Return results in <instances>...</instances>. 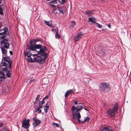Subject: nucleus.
<instances>
[{"label": "nucleus", "instance_id": "3", "mask_svg": "<svg viewBox=\"0 0 131 131\" xmlns=\"http://www.w3.org/2000/svg\"><path fill=\"white\" fill-rule=\"evenodd\" d=\"M3 40L0 41L1 45L0 47L3 55V56L6 55L7 51L5 48L8 49L9 48V44L7 43V39H3Z\"/></svg>", "mask_w": 131, "mask_h": 131}, {"label": "nucleus", "instance_id": "10", "mask_svg": "<svg viewBox=\"0 0 131 131\" xmlns=\"http://www.w3.org/2000/svg\"><path fill=\"white\" fill-rule=\"evenodd\" d=\"M33 120L34 121L32 123V125L34 127H36L40 123V121L36 118V117L33 118Z\"/></svg>", "mask_w": 131, "mask_h": 131}, {"label": "nucleus", "instance_id": "39", "mask_svg": "<svg viewBox=\"0 0 131 131\" xmlns=\"http://www.w3.org/2000/svg\"><path fill=\"white\" fill-rule=\"evenodd\" d=\"M107 26L109 28H111V26L110 24H109L107 25Z\"/></svg>", "mask_w": 131, "mask_h": 131}, {"label": "nucleus", "instance_id": "24", "mask_svg": "<svg viewBox=\"0 0 131 131\" xmlns=\"http://www.w3.org/2000/svg\"><path fill=\"white\" fill-rule=\"evenodd\" d=\"M50 93H49L47 96H45V97L43 98V100H44L46 99H48L50 97Z\"/></svg>", "mask_w": 131, "mask_h": 131}, {"label": "nucleus", "instance_id": "45", "mask_svg": "<svg viewBox=\"0 0 131 131\" xmlns=\"http://www.w3.org/2000/svg\"><path fill=\"white\" fill-rule=\"evenodd\" d=\"M9 53H10V54L11 55H12V51H9Z\"/></svg>", "mask_w": 131, "mask_h": 131}, {"label": "nucleus", "instance_id": "32", "mask_svg": "<svg viewBox=\"0 0 131 131\" xmlns=\"http://www.w3.org/2000/svg\"><path fill=\"white\" fill-rule=\"evenodd\" d=\"M43 100L40 102L39 103V104L40 105H42L43 104V103H45V102Z\"/></svg>", "mask_w": 131, "mask_h": 131}, {"label": "nucleus", "instance_id": "19", "mask_svg": "<svg viewBox=\"0 0 131 131\" xmlns=\"http://www.w3.org/2000/svg\"><path fill=\"white\" fill-rule=\"evenodd\" d=\"M49 106H47V105L44 107V111L46 113H47L48 112V110L49 109Z\"/></svg>", "mask_w": 131, "mask_h": 131}, {"label": "nucleus", "instance_id": "7", "mask_svg": "<svg viewBox=\"0 0 131 131\" xmlns=\"http://www.w3.org/2000/svg\"><path fill=\"white\" fill-rule=\"evenodd\" d=\"M1 33H0V39H4L5 37V36L7 35V32L8 31L7 28L5 27L3 29L1 30Z\"/></svg>", "mask_w": 131, "mask_h": 131}, {"label": "nucleus", "instance_id": "47", "mask_svg": "<svg viewBox=\"0 0 131 131\" xmlns=\"http://www.w3.org/2000/svg\"><path fill=\"white\" fill-rule=\"evenodd\" d=\"M2 2V0H0V4L1 3V2Z\"/></svg>", "mask_w": 131, "mask_h": 131}, {"label": "nucleus", "instance_id": "54", "mask_svg": "<svg viewBox=\"0 0 131 131\" xmlns=\"http://www.w3.org/2000/svg\"><path fill=\"white\" fill-rule=\"evenodd\" d=\"M56 28L57 29V27H56Z\"/></svg>", "mask_w": 131, "mask_h": 131}, {"label": "nucleus", "instance_id": "55", "mask_svg": "<svg viewBox=\"0 0 131 131\" xmlns=\"http://www.w3.org/2000/svg\"><path fill=\"white\" fill-rule=\"evenodd\" d=\"M52 31H53V29L52 30Z\"/></svg>", "mask_w": 131, "mask_h": 131}, {"label": "nucleus", "instance_id": "31", "mask_svg": "<svg viewBox=\"0 0 131 131\" xmlns=\"http://www.w3.org/2000/svg\"><path fill=\"white\" fill-rule=\"evenodd\" d=\"M71 26H72V27H73V26L75 25V22L74 21H72L71 22Z\"/></svg>", "mask_w": 131, "mask_h": 131}, {"label": "nucleus", "instance_id": "48", "mask_svg": "<svg viewBox=\"0 0 131 131\" xmlns=\"http://www.w3.org/2000/svg\"><path fill=\"white\" fill-rule=\"evenodd\" d=\"M2 80H0V83H1L2 82Z\"/></svg>", "mask_w": 131, "mask_h": 131}, {"label": "nucleus", "instance_id": "22", "mask_svg": "<svg viewBox=\"0 0 131 131\" xmlns=\"http://www.w3.org/2000/svg\"><path fill=\"white\" fill-rule=\"evenodd\" d=\"M95 26H96V27H98L99 28H101L102 26L98 23H95Z\"/></svg>", "mask_w": 131, "mask_h": 131}, {"label": "nucleus", "instance_id": "44", "mask_svg": "<svg viewBox=\"0 0 131 131\" xmlns=\"http://www.w3.org/2000/svg\"><path fill=\"white\" fill-rule=\"evenodd\" d=\"M77 103H78L77 101H75V103H74V104L75 105V104H77Z\"/></svg>", "mask_w": 131, "mask_h": 131}, {"label": "nucleus", "instance_id": "46", "mask_svg": "<svg viewBox=\"0 0 131 131\" xmlns=\"http://www.w3.org/2000/svg\"><path fill=\"white\" fill-rule=\"evenodd\" d=\"M105 128H107L108 129L110 130V131H111V130L110 129H109L108 127H105Z\"/></svg>", "mask_w": 131, "mask_h": 131}, {"label": "nucleus", "instance_id": "8", "mask_svg": "<svg viewBox=\"0 0 131 131\" xmlns=\"http://www.w3.org/2000/svg\"><path fill=\"white\" fill-rule=\"evenodd\" d=\"M30 119H24L22 121V127L24 128L27 129L30 126Z\"/></svg>", "mask_w": 131, "mask_h": 131}, {"label": "nucleus", "instance_id": "29", "mask_svg": "<svg viewBox=\"0 0 131 131\" xmlns=\"http://www.w3.org/2000/svg\"><path fill=\"white\" fill-rule=\"evenodd\" d=\"M60 36L57 33V31L55 37L57 38H60Z\"/></svg>", "mask_w": 131, "mask_h": 131}, {"label": "nucleus", "instance_id": "4", "mask_svg": "<svg viewBox=\"0 0 131 131\" xmlns=\"http://www.w3.org/2000/svg\"><path fill=\"white\" fill-rule=\"evenodd\" d=\"M101 90L104 92H106L110 90L109 84L106 83H101L100 85Z\"/></svg>", "mask_w": 131, "mask_h": 131}, {"label": "nucleus", "instance_id": "33", "mask_svg": "<svg viewBox=\"0 0 131 131\" xmlns=\"http://www.w3.org/2000/svg\"><path fill=\"white\" fill-rule=\"evenodd\" d=\"M85 13L86 14L88 15V16L90 15V13L89 11H86L85 12Z\"/></svg>", "mask_w": 131, "mask_h": 131}, {"label": "nucleus", "instance_id": "15", "mask_svg": "<svg viewBox=\"0 0 131 131\" xmlns=\"http://www.w3.org/2000/svg\"><path fill=\"white\" fill-rule=\"evenodd\" d=\"M88 19L89 21L91 22L94 23L95 22L96 20L95 18L93 17H89Z\"/></svg>", "mask_w": 131, "mask_h": 131}, {"label": "nucleus", "instance_id": "17", "mask_svg": "<svg viewBox=\"0 0 131 131\" xmlns=\"http://www.w3.org/2000/svg\"><path fill=\"white\" fill-rule=\"evenodd\" d=\"M57 1L61 4H63L66 2L67 0H59Z\"/></svg>", "mask_w": 131, "mask_h": 131}, {"label": "nucleus", "instance_id": "13", "mask_svg": "<svg viewBox=\"0 0 131 131\" xmlns=\"http://www.w3.org/2000/svg\"><path fill=\"white\" fill-rule=\"evenodd\" d=\"M24 54L25 56H27V57H30L32 54V53L30 51H27L25 52Z\"/></svg>", "mask_w": 131, "mask_h": 131}, {"label": "nucleus", "instance_id": "36", "mask_svg": "<svg viewBox=\"0 0 131 131\" xmlns=\"http://www.w3.org/2000/svg\"><path fill=\"white\" fill-rule=\"evenodd\" d=\"M3 63V65H2V66H6L8 65V63H6L5 62H3L2 63Z\"/></svg>", "mask_w": 131, "mask_h": 131}, {"label": "nucleus", "instance_id": "49", "mask_svg": "<svg viewBox=\"0 0 131 131\" xmlns=\"http://www.w3.org/2000/svg\"><path fill=\"white\" fill-rule=\"evenodd\" d=\"M101 1H102V2H103V1H104V0H101Z\"/></svg>", "mask_w": 131, "mask_h": 131}, {"label": "nucleus", "instance_id": "40", "mask_svg": "<svg viewBox=\"0 0 131 131\" xmlns=\"http://www.w3.org/2000/svg\"><path fill=\"white\" fill-rule=\"evenodd\" d=\"M35 81V79H31L29 81V82L30 83L31 82L33 81Z\"/></svg>", "mask_w": 131, "mask_h": 131}, {"label": "nucleus", "instance_id": "21", "mask_svg": "<svg viewBox=\"0 0 131 131\" xmlns=\"http://www.w3.org/2000/svg\"><path fill=\"white\" fill-rule=\"evenodd\" d=\"M4 77V74L1 72H0V78L2 79Z\"/></svg>", "mask_w": 131, "mask_h": 131}, {"label": "nucleus", "instance_id": "14", "mask_svg": "<svg viewBox=\"0 0 131 131\" xmlns=\"http://www.w3.org/2000/svg\"><path fill=\"white\" fill-rule=\"evenodd\" d=\"M58 10L59 12V13H62V14H63L64 12H63L64 8L63 7H58Z\"/></svg>", "mask_w": 131, "mask_h": 131}, {"label": "nucleus", "instance_id": "41", "mask_svg": "<svg viewBox=\"0 0 131 131\" xmlns=\"http://www.w3.org/2000/svg\"><path fill=\"white\" fill-rule=\"evenodd\" d=\"M39 41V40L37 39H35L34 40V42H37V41Z\"/></svg>", "mask_w": 131, "mask_h": 131}, {"label": "nucleus", "instance_id": "1", "mask_svg": "<svg viewBox=\"0 0 131 131\" xmlns=\"http://www.w3.org/2000/svg\"><path fill=\"white\" fill-rule=\"evenodd\" d=\"M29 49L30 51L35 52V54L32 55L34 57L39 54L45 57L47 55L46 51H47V48L45 47H42L39 44H31L29 47Z\"/></svg>", "mask_w": 131, "mask_h": 131}, {"label": "nucleus", "instance_id": "20", "mask_svg": "<svg viewBox=\"0 0 131 131\" xmlns=\"http://www.w3.org/2000/svg\"><path fill=\"white\" fill-rule=\"evenodd\" d=\"M53 124L54 127H59V125L58 123H53Z\"/></svg>", "mask_w": 131, "mask_h": 131}, {"label": "nucleus", "instance_id": "6", "mask_svg": "<svg viewBox=\"0 0 131 131\" xmlns=\"http://www.w3.org/2000/svg\"><path fill=\"white\" fill-rule=\"evenodd\" d=\"M36 56V57L34 58L33 60L34 61L41 64H43L44 63L45 59L47 57V55L45 57H44L43 58H42L38 56Z\"/></svg>", "mask_w": 131, "mask_h": 131}, {"label": "nucleus", "instance_id": "23", "mask_svg": "<svg viewBox=\"0 0 131 131\" xmlns=\"http://www.w3.org/2000/svg\"><path fill=\"white\" fill-rule=\"evenodd\" d=\"M36 112H37V113H39L41 112V110L40 109L37 108L36 109Z\"/></svg>", "mask_w": 131, "mask_h": 131}, {"label": "nucleus", "instance_id": "34", "mask_svg": "<svg viewBox=\"0 0 131 131\" xmlns=\"http://www.w3.org/2000/svg\"><path fill=\"white\" fill-rule=\"evenodd\" d=\"M2 27V23L1 22H0V33L1 32V30L2 29H1Z\"/></svg>", "mask_w": 131, "mask_h": 131}, {"label": "nucleus", "instance_id": "50", "mask_svg": "<svg viewBox=\"0 0 131 131\" xmlns=\"http://www.w3.org/2000/svg\"><path fill=\"white\" fill-rule=\"evenodd\" d=\"M32 42H32V41H31V43H31H31H32Z\"/></svg>", "mask_w": 131, "mask_h": 131}, {"label": "nucleus", "instance_id": "38", "mask_svg": "<svg viewBox=\"0 0 131 131\" xmlns=\"http://www.w3.org/2000/svg\"><path fill=\"white\" fill-rule=\"evenodd\" d=\"M41 105H40L39 104V106L38 108L40 109L42 108V106Z\"/></svg>", "mask_w": 131, "mask_h": 131}, {"label": "nucleus", "instance_id": "11", "mask_svg": "<svg viewBox=\"0 0 131 131\" xmlns=\"http://www.w3.org/2000/svg\"><path fill=\"white\" fill-rule=\"evenodd\" d=\"M73 90H70L67 91L65 94V98H66L70 94L73 93Z\"/></svg>", "mask_w": 131, "mask_h": 131}, {"label": "nucleus", "instance_id": "5", "mask_svg": "<svg viewBox=\"0 0 131 131\" xmlns=\"http://www.w3.org/2000/svg\"><path fill=\"white\" fill-rule=\"evenodd\" d=\"M118 105L117 103H116L113 109H110L108 111V114L111 116H114L115 114L117 113L118 110Z\"/></svg>", "mask_w": 131, "mask_h": 131}, {"label": "nucleus", "instance_id": "27", "mask_svg": "<svg viewBox=\"0 0 131 131\" xmlns=\"http://www.w3.org/2000/svg\"><path fill=\"white\" fill-rule=\"evenodd\" d=\"M101 131H110L107 128H104Z\"/></svg>", "mask_w": 131, "mask_h": 131}, {"label": "nucleus", "instance_id": "12", "mask_svg": "<svg viewBox=\"0 0 131 131\" xmlns=\"http://www.w3.org/2000/svg\"><path fill=\"white\" fill-rule=\"evenodd\" d=\"M44 22L46 25H47L51 27H52V23H50L49 22L44 20Z\"/></svg>", "mask_w": 131, "mask_h": 131}, {"label": "nucleus", "instance_id": "16", "mask_svg": "<svg viewBox=\"0 0 131 131\" xmlns=\"http://www.w3.org/2000/svg\"><path fill=\"white\" fill-rule=\"evenodd\" d=\"M3 60L8 62V63H9V62L10 61H12L11 60H10L9 59V58L7 57H3Z\"/></svg>", "mask_w": 131, "mask_h": 131}, {"label": "nucleus", "instance_id": "9", "mask_svg": "<svg viewBox=\"0 0 131 131\" xmlns=\"http://www.w3.org/2000/svg\"><path fill=\"white\" fill-rule=\"evenodd\" d=\"M82 35L81 32H79L78 33L74 38V42L76 43L79 40L82 38Z\"/></svg>", "mask_w": 131, "mask_h": 131}, {"label": "nucleus", "instance_id": "30", "mask_svg": "<svg viewBox=\"0 0 131 131\" xmlns=\"http://www.w3.org/2000/svg\"><path fill=\"white\" fill-rule=\"evenodd\" d=\"M90 118L88 117H86L84 118V122L86 121L89 120Z\"/></svg>", "mask_w": 131, "mask_h": 131}, {"label": "nucleus", "instance_id": "18", "mask_svg": "<svg viewBox=\"0 0 131 131\" xmlns=\"http://www.w3.org/2000/svg\"><path fill=\"white\" fill-rule=\"evenodd\" d=\"M28 61L31 62H33L34 61L30 57H29L27 58Z\"/></svg>", "mask_w": 131, "mask_h": 131}, {"label": "nucleus", "instance_id": "26", "mask_svg": "<svg viewBox=\"0 0 131 131\" xmlns=\"http://www.w3.org/2000/svg\"><path fill=\"white\" fill-rule=\"evenodd\" d=\"M11 73L9 71H8L6 73V76L8 77H9L10 76Z\"/></svg>", "mask_w": 131, "mask_h": 131}, {"label": "nucleus", "instance_id": "2", "mask_svg": "<svg viewBox=\"0 0 131 131\" xmlns=\"http://www.w3.org/2000/svg\"><path fill=\"white\" fill-rule=\"evenodd\" d=\"M83 108V105L81 103H78L76 107L74 106H72V110L73 119L76 121H78L79 123L81 121L80 120L81 116L78 112L81 110Z\"/></svg>", "mask_w": 131, "mask_h": 131}, {"label": "nucleus", "instance_id": "37", "mask_svg": "<svg viewBox=\"0 0 131 131\" xmlns=\"http://www.w3.org/2000/svg\"><path fill=\"white\" fill-rule=\"evenodd\" d=\"M40 97V96L39 95H38L37 96V97L36 99V101L38 100V99Z\"/></svg>", "mask_w": 131, "mask_h": 131}, {"label": "nucleus", "instance_id": "35", "mask_svg": "<svg viewBox=\"0 0 131 131\" xmlns=\"http://www.w3.org/2000/svg\"><path fill=\"white\" fill-rule=\"evenodd\" d=\"M1 131H9V130L7 129L6 128H4L0 130Z\"/></svg>", "mask_w": 131, "mask_h": 131}, {"label": "nucleus", "instance_id": "53", "mask_svg": "<svg viewBox=\"0 0 131 131\" xmlns=\"http://www.w3.org/2000/svg\"><path fill=\"white\" fill-rule=\"evenodd\" d=\"M27 131H29L27 129Z\"/></svg>", "mask_w": 131, "mask_h": 131}, {"label": "nucleus", "instance_id": "51", "mask_svg": "<svg viewBox=\"0 0 131 131\" xmlns=\"http://www.w3.org/2000/svg\"><path fill=\"white\" fill-rule=\"evenodd\" d=\"M4 70H5V71H6V69H4Z\"/></svg>", "mask_w": 131, "mask_h": 131}, {"label": "nucleus", "instance_id": "25", "mask_svg": "<svg viewBox=\"0 0 131 131\" xmlns=\"http://www.w3.org/2000/svg\"><path fill=\"white\" fill-rule=\"evenodd\" d=\"M3 8L0 7V14L1 15H3Z\"/></svg>", "mask_w": 131, "mask_h": 131}, {"label": "nucleus", "instance_id": "42", "mask_svg": "<svg viewBox=\"0 0 131 131\" xmlns=\"http://www.w3.org/2000/svg\"><path fill=\"white\" fill-rule=\"evenodd\" d=\"M3 126V124L2 123H0V127H2Z\"/></svg>", "mask_w": 131, "mask_h": 131}, {"label": "nucleus", "instance_id": "43", "mask_svg": "<svg viewBox=\"0 0 131 131\" xmlns=\"http://www.w3.org/2000/svg\"><path fill=\"white\" fill-rule=\"evenodd\" d=\"M50 5L52 7H53L55 6L54 5L51 4H50Z\"/></svg>", "mask_w": 131, "mask_h": 131}, {"label": "nucleus", "instance_id": "52", "mask_svg": "<svg viewBox=\"0 0 131 131\" xmlns=\"http://www.w3.org/2000/svg\"><path fill=\"white\" fill-rule=\"evenodd\" d=\"M84 110H87L85 108H84Z\"/></svg>", "mask_w": 131, "mask_h": 131}, {"label": "nucleus", "instance_id": "28", "mask_svg": "<svg viewBox=\"0 0 131 131\" xmlns=\"http://www.w3.org/2000/svg\"><path fill=\"white\" fill-rule=\"evenodd\" d=\"M12 61H10L9 62V63H8L9 64L8 67H9V68L10 69L11 68V64L12 63Z\"/></svg>", "mask_w": 131, "mask_h": 131}]
</instances>
